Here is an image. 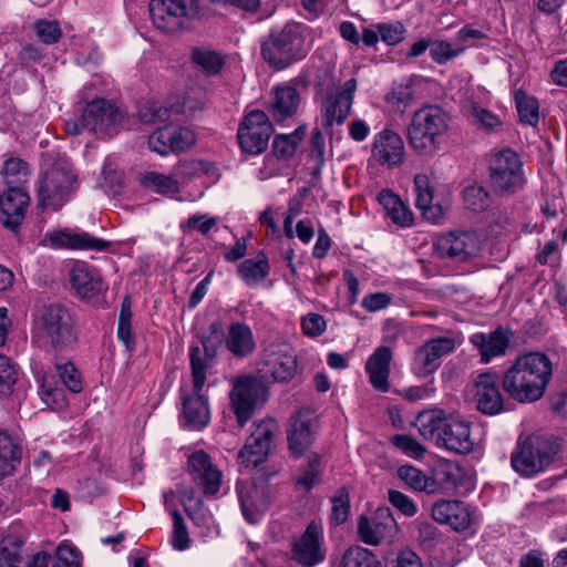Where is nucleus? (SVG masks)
Returning a JSON list of instances; mask_svg holds the SVG:
<instances>
[{
    "label": "nucleus",
    "instance_id": "de8ad7c7",
    "mask_svg": "<svg viewBox=\"0 0 567 567\" xmlns=\"http://www.w3.org/2000/svg\"><path fill=\"white\" fill-rule=\"evenodd\" d=\"M463 202L472 212H483L491 205L489 193L481 185H471L463 190Z\"/></svg>",
    "mask_w": 567,
    "mask_h": 567
},
{
    "label": "nucleus",
    "instance_id": "5701e85b",
    "mask_svg": "<svg viewBox=\"0 0 567 567\" xmlns=\"http://www.w3.org/2000/svg\"><path fill=\"white\" fill-rule=\"evenodd\" d=\"M193 393H182V412L179 422L182 427L189 431H200L205 429L210 421V409L207 398L193 386Z\"/></svg>",
    "mask_w": 567,
    "mask_h": 567
},
{
    "label": "nucleus",
    "instance_id": "6e6552de",
    "mask_svg": "<svg viewBox=\"0 0 567 567\" xmlns=\"http://www.w3.org/2000/svg\"><path fill=\"white\" fill-rule=\"evenodd\" d=\"M37 332L54 349H65L78 339L71 312L60 303L41 309L37 319Z\"/></svg>",
    "mask_w": 567,
    "mask_h": 567
},
{
    "label": "nucleus",
    "instance_id": "4d7b16f0",
    "mask_svg": "<svg viewBox=\"0 0 567 567\" xmlns=\"http://www.w3.org/2000/svg\"><path fill=\"white\" fill-rule=\"evenodd\" d=\"M172 137V152H182L195 144L196 136L188 127L166 126Z\"/></svg>",
    "mask_w": 567,
    "mask_h": 567
},
{
    "label": "nucleus",
    "instance_id": "052dcab7",
    "mask_svg": "<svg viewBox=\"0 0 567 567\" xmlns=\"http://www.w3.org/2000/svg\"><path fill=\"white\" fill-rule=\"evenodd\" d=\"M79 551L69 544H61L56 548L52 567H79Z\"/></svg>",
    "mask_w": 567,
    "mask_h": 567
},
{
    "label": "nucleus",
    "instance_id": "4be33fe9",
    "mask_svg": "<svg viewBox=\"0 0 567 567\" xmlns=\"http://www.w3.org/2000/svg\"><path fill=\"white\" fill-rule=\"evenodd\" d=\"M371 154L382 166L399 167L404 161V142L396 132L384 128L374 135Z\"/></svg>",
    "mask_w": 567,
    "mask_h": 567
},
{
    "label": "nucleus",
    "instance_id": "cd10ccee",
    "mask_svg": "<svg viewBox=\"0 0 567 567\" xmlns=\"http://www.w3.org/2000/svg\"><path fill=\"white\" fill-rule=\"evenodd\" d=\"M300 104V95L291 85H278L272 87L268 111L278 123L296 115Z\"/></svg>",
    "mask_w": 567,
    "mask_h": 567
},
{
    "label": "nucleus",
    "instance_id": "c9c22d12",
    "mask_svg": "<svg viewBox=\"0 0 567 567\" xmlns=\"http://www.w3.org/2000/svg\"><path fill=\"white\" fill-rule=\"evenodd\" d=\"M172 112L193 116L194 107L192 105L187 106V102H185L183 109H169L157 101H148L138 107L137 115L144 123L157 124L168 121Z\"/></svg>",
    "mask_w": 567,
    "mask_h": 567
},
{
    "label": "nucleus",
    "instance_id": "864d4df0",
    "mask_svg": "<svg viewBox=\"0 0 567 567\" xmlns=\"http://www.w3.org/2000/svg\"><path fill=\"white\" fill-rule=\"evenodd\" d=\"M171 515L173 517L172 545L177 550H185L189 547V537L183 516L176 508H173Z\"/></svg>",
    "mask_w": 567,
    "mask_h": 567
},
{
    "label": "nucleus",
    "instance_id": "09e8293b",
    "mask_svg": "<svg viewBox=\"0 0 567 567\" xmlns=\"http://www.w3.org/2000/svg\"><path fill=\"white\" fill-rule=\"evenodd\" d=\"M20 543L16 538L0 542V567H22Z\"/></svg>",
    "mask_w": 567,
    "mask_h": 567
},
{
    "label": "nucleus",
    "instance_id": "c756f323",
    "mask_svg": "<svg viewBox=\"0 0 567 567\" xmlns=\"http://www.w3.org/2000/svg\"><path fill=\"white\" fill-rule=\"evenodd\" d=\"M392 355L391 348L380 346L367 360L365 371L369 375L370 383L380 392L389 391L390 363L392 361Z\"/></svg>",
    "mask_w": 567,
    "mask_h": 567
},
{
    "label": "nucleus",
    "instance_id": "bb28decb",
    "mask_svg": "<svg viewBox=\"0 0 567 567\" xmlns=\"http://www.w3.org/2000/svg\"><path fill=\"white\" fill-rule=\"evenodd\" d=\"M499 378L497 373L488 371L477 375L475 380V399L477 410L484 414L495 415L503 410Z\"/></svg>",
    "mask_w": 567,
    "mask_h": 567
},
{
    "label": "nucleus",
    "instance_id": "6e6d98bb",
    "mask_svg": "<svg viewBox=\"0 0 567 567\" xmlns=\"http://www.w3.org/2000/svg\"><path fill=\"white\" fill-rule=\"evenodd\" d=\"M464 48H453L452 44L444 40L434 41L430 47L431 58L439 64H445L450 60L458 56Z\"/></svg>",
    "mask_w": 567,
    "mask_h": 567
},
{
    "label": "nucleus",
    "instance_id": "774afa93",
    "mask_svg": "<svg viewBox=\"0 0 567 567\" xmlns=\"http://www.w3.org/2000/svg\"><path fill=\"white\" fill-rule=\"evenodd\" d=\"M333 71L334 66L330 63H321L319 66H317L315 86L320 92L328 91L334 84Z\"/></svg>",
    "mask_w": 567,
    "mask_h": 567
},
{
    "label": "nucleus",
    "instance_id": "dca6fc26",
    "mask_svg": "<svg viewBox=\"0 0 567 567\" xmlns=\"http://www.w3.org/2000/svg\"><path fill=\"white\" fill-rule=\"evenodd\" d=\"M460 343V340L449 336L427 340L415 350L412 370L419 377L434 373L441 364L440 359L452 353Z\"/></svg>",
    "mask_w": 567,
    "mask_h": 567
},
{
    "label": "nucleus",
    "instance_id": "7c9ffc66",
    "mask_svg": "<svg viewBox=\"0 0 567 567\" xmlns=\"http://www.w3.org/2000/svg\"><path fill=\"white\" fill-rule=\"evenodd\" d=\"M224 343L235 358H247L256 350V340L251 328L240 321L231 322L228 326Z\"/></svg>",
    "mask_w": 567,
    "mask_h": 567
},
{
    "label": "nucleus",
    "instance_id": "72a5a7b5",
    "mask_svg": "<svg viewBox=\"0 0 567 567\" xmlns=\"http://www.w3.org/2000/svg\"><path fill=\"white\" fill-rule=\"evenodd\" d=\"M70 282L79 296L87 299L105 289L99 271L89 268L85 264H78L71 269Z\"/></svg>",
    "mask_w": 567,
    "mask_h": 567
},
{
    "label": "nucleus",
    "instance_id": "3c124183",
    "mask_svg": "<svg viewBox=\"0 0 567 567\" xmlns=\"http://www.w3.org/2000/svg\"><path fill=\"white\" fill-rule=\"evenodd\" d=\"M390 442L405 455L413 458H421L426 452L421 443L406 434H395L390 439Z\"/></svg>",
    "mask_w": 567,
    "mask_h": 567
},
{
    "label": "nucleus",
    "instance_id": "9b49d317",
    "mask_svg": "<svg viewBox=\"0 0 567 567\" xmlns=\"http://www.w3.org/2000/svg\"><path fill=\"white\" fill-rule=\"evenodd\" d=\"M272 133L274 128L268 115L264 111L254 110L243 118L237 138L245 153L258 155L266 151Z\"/></svg>",
    "mask_w": 567,
    "mask_h": 567
},
{
    "label": "nucleus",
    "instance_id": "8fccbe9b",
    "mask_svg": "<svg viewBox=\"0 0 567 567\" xmlns=\"http://www.w3.org/2000/svg\"><path fill=\"white\" fill-rule=\"evenodd\" d=\"M321 475L320 456L318 454H311L308 456L307 465L301 471L297 483L306 487L307 489L312 488L319 484Z\"/></svg>",
    "mask_w": 567,
    "mask_h": 567
},
{
    "label": "nucleus",
    "instance_id": "680f3d73",
    "mask_svg": "<svg viewBox=\"0 0 567 567\" xmlns=\"http://www.w3.org/2000/svg\"><path fill=\"white\" fill-rule=\"evenodd\" d=\"M172 137L166 127L158 128L148 136V147L159 155H167L172 152Z\"/></svg>",
    "mask_w": 567,
    "mask_h": 567
},
{
    "label": "nucleus",
    "instance_id": "e2e57ef3",
    "mask_svg": "<svg viewBox=\"0 0 567 567\" xmlns=\"http://www.w3.org/2000/svg\"><path fill=\"white\" fill-rule=\"evenodd\" d=\"M16 383V370L9 358L0 354V393L8 394Z\"/></svg>",
    "mask_w": 567,
    "mask_h": 567
},
{
    "label": "nucleus",
    "instance_id": "473e14b6",
    "mask_svg": "<svg viewBox=\"0 0 567 567\" xmlns=\"http://www.w3.org/2000/svg\"><path fill=\"white\" fill-rule=\"evenodd\" d=\"M237 493L245 519L257 524L267 508L264 491L255 484L238 483Z\"/></svg>",
    "mask_w": 567,
    "mask_h": 567
},
{
    "label": "nucleus",
    "instance_id": "a18cd8bd",
    "mask_svg": "<svg viewBox=\"0 0 567 567\" xmlns=\"http://www.w3.org/2000/svg\"><path fill=\"white\" fill-rule=\"evenodd\" d=\"M413 80L406 79L404 82L394 83L391 91L386 94L385 101L399 112H404L414 99Z\"/></svg>",
    "mask_w": 567,
    "mask_h": 567
},
{
    "label": "nucleus",
    "instance_id": "ddd939ff",
    "mask_svg": "<svg viewBox=\"0 0 567 567\" xmlns=\"http://www.w3.org/2000/svg\"><path fill=\"white\" fill-rule=\"evenodd\" d=\"M289 557L301 567H315L326 559L323 530L315 522L308 524L305 532L293 538Z\"/></svg>",
    "mask_w": 567,
    "mask_h": 567
},
{
    "label": "nucleus",
    "instance_id": "4468645a",
    "mask_svg": "<svg viewBox=\"0 0 567 567\" xmlns=\"http://www.w3.org/2000/svg\"><path fill=\"white\" fill-rule=\"evenodd\" d=\"M209 330L210 334L202 340V347L192 346L189 348L192 381L197 390H203L206 382V371L213 365L218 348L224 341L219 323L210 324Z\"/></svg>",
    "mask_w": 567,
    "mask_h": 567
},
{
    "label": "nucleus",
    "instance_id": "603ef678",
    "mask_svg": "<svg viewBox=\"0 0 567 567\" xmlns=\"http://www.w3.org/2000/svg\"><path fill=\"white\" fill-rule=\"evenodd\" d=\"M331 502L330 520L336 525H341L347 520L349 515L350 502L348 492L344 488H340L332 497Z\"/></svg>",
    "mask_w": 567,
    "mask_h": 567
},
{
    "label": "nucleus",
    "instance_id": "6ab92c4d",
    "mask_svg": "<svg viewBox=\"0 0 567 567\" xmlns=\"http://www.w3.org/2000/svg\"><path fill=\"white\" fill-rule=\"evenodd\" d=\"M513 331L503 326H498L489 332H475L470 336L468 341L480 354V362L489 363L493 359L506 354Z\"/></svg>",
    "mask_w": 567,
    "mask_h": 567
},
{
    "label": "nucleus",
    "instance_id": "4c0bfd02",
    "mask_svg": "<svg viewBox=\"0 0 567 567\" xmlns=\"http://www.w3.org/2000/svg\"><path fill=\"white\" fill-rule=\"evenodd\" d=\"M270 271L268 258L259 252L256 258L244 260L238 267V275L247 286H255L265 280Z\"/></svg>",
    "mask_w": 567,
    "mask_h": 567
},
{
    "label": "nucleus",
    "instance_id": "58836bf2",
    "mask_svg": "<svg viewBox=\"0 0 567 567\" xmlns=\"http://www.w3.org/2000/svg\"><path fill=\"white\" fill-rule=\"evenodd\" d=\"M140 183L144 188L161 195H175L179 193L177 179L172 172L169 175L150 171L140 174Z\"/></svg>",
    "mask_w": 567,
    "mask_h": 567
},
{
    "label": "nucleus",
    "instance_id": "49530a36",
    "mask_svg": "<svg viewBox=\"0 0 567 567\" xmlns=\"http://www.w3.org/2000/svg\"><path fill=\"white\" fill-rule=\"evenodd\" d=\"M8 185L21 184L28 181L31 174L29 164L19 157H9L4 161L1 169Z\"/></svg>",
    "mask_w": 567,
    "mask_h": 567
},
{
    "label": "nucleus",
    "instance_id": "f704fd0d",
    "mask_svg": "<svg viewBox=\"0 0 567 567\" xmlns=\"http://www.w3.org/2000/svg\"><path fill=\"white\" fill-rule=\"evenodd\" d=\"M173 173L181 187L202 176H215L216 167L203 159H184L173 166Z\"/></svg>",
    "mask_w": 567,
    "mask_h": 567
},
{
    "label": "nucleus",
    "instance_id": "b1692460",
    "mask_svg": "<svg viewBox=\"0 0 567 567\" xmlns=\"http://www.w3.org/2000/svg\"><path fill=\"white\" fill-rule=\"evenodd\" d=\"M30 203L28 193L10 186L0 195V220L7 229L17 231L22 224Z\"/></svg>",
    "mask_w": 567,
    "mask_h": 567
},
{
    "label": "nucleus",
    "instance_id": "2eb2a0df",
    "mask_svg": "<svg viewBox=\"0 0 567 567\" xmlns=\"http://www.w3.org/2000/svg\"><path fill=\"white\" fill-rule=\"evenodd\" d=\"M277 431L278 424L272 419L256 423L254 431L238 453V462L247 467H256L261 464L270 451Z\"/></svg>",
    "mask_w": 567,
    "mask_h": 567
},
{
    "label": "nucleus",
    "instance_id": "aec40b11",
    "mask_svg": "<svg viewBox=\"0 0 567 567\" xmlns=\"http://www.w3.org/2000/svg\"><path fill=\"white\" fill-rule=\"evenodd\" d=\"M357 90V80L349 79L344 82L341 90L336 94L329 95L322 103L321 116L322 126L328 130L334 123L342 124L349 116L353 96Z\"/></svg>",
    "mask_w": 567,
    "mask_h": 567
},
{
    "label": "nucleus",
    "instance_id": "39448f33",
    "mask_svg": "<svg viewBox=\"0 0 567 567\" xmlns=\"http://www.w3.org/2000/svg\"><path fill=\"white\" fill-rule=\"evenodd\" d=\"M449 115L439 105L430 104L415 111L406 127L409 146L421 156H434L449 132Z\"/></svg>",
    "mask_w": 567,
    "mask_h": 567
},
{
    "label": "nucleus",
    "instance_id": "5fc2aeb1",
    "mask_svg": "<svg viewBox=\"0 0 567 567\" xmlns=\"http://www.w3.org/2000/svg\"><path fill=\"white\" fill-rule=\"evenodd\" d=\"M58 374L63 384L73 393L82 390L81 374L71 362L56 363Z\"/></svg>",
    "mask_w": 567,
    "mask_h": 567
},
{
    "label": "nucleus",
    "instance_id": "c03bdc74",
    "mask_svg": "<svg viewBox=\"0 0 567 567\" xmlns=\"http://www.w3.org/2000/svg\"><path fill=\"white\" fill-rule=\"evenodd\" d=\"M338 567H382V565L369 549L352 546L344 551Z\"/></svg>",
    "mask_w": 567,
    "mask_h": 567
},
{
    "label": "nucleus",
    "instance_id": "7ed1b4c3",
    "mask_svg": "<svg viewBox=\"0 0 567 567\" xmlns=\"http://www.w3.org/2000/svg\"><path fill=\"white\" fill-rule=\"evenodd\" d=\"M415 425L423 439L434 441L437 446L458 454L473 451L470 423L460 415L442 410L424 411L416 416Z\"/></svg>",
    "mask_w": 567,
    "mask_h": 567
},
{
    "label": "nucleus",
    "instance_id": "f8f14e48",
    "mask_svg": "<svg viewBox=\"0 0 567 567\" xmlns=\"http://www.w3.org/2000/svg\"><path fill=\"white\" fill-rule=\"evenodd\" d=\"M123 113L112 102L105 99H95L87 102L82 110L83 125L96 134L114 135L123 123Z\"/></svg>",
    "mask_w": 567,
    "mask_h": 567
},
{
    "label": "nucleus",
    "instance_id": "bf43d9fd",
    "mask_svg": "<svg viewBox=\"0 0 567 567\" xmlns=\"http://www.w3.org/2000/svg\"><path fill=\"white\" fill-rule=\"evenodd\" d=\"M390 504L400 511L403 515L412 517L417 513V505L408 495L400 491L390 489L388 492Z\"/></svg>",
    "mask_w": 567,
    "mask_h": 567
},
{
    "label": "nucleus",
    "instance_id": "393cba45",
    "mask_svg": "<svg viewBox=\"0 0 567 567\" xmlns=\"http://www.w3.org/2000/svg\"><path fill=\"white\" fill-rule=\"evenodd\" d=\"M287 439L290 452L297 457L312 445L315 424L310 412L300 410L290 416Z\"/></svg>",
    "mask_w": 567,
    "mask_h": 567
},
{
    "label": "nucleus",
    "instance_id": "79ce46f5",
    "mask_svg": "<svg viewBox=\"0 0 567 567\" xmlns=\"http://www.w3.org/2000/svg\"><path fill=\"white\" fill-rule=\"evenodd\" d=\"M398 476L413 491L426 493H433L435 491V481L412 465L400 466Z\"/></svg>",
    "mask_w": 567,
    "mask_h": 567
},
{
    "label": "nucleus",
    "instance_id": "0eeeda50",
    "mask_svg": "<svg viewBox=\"0 0 567 567\" xmlns=\"http://www.w3.org/2000/svg\"><path fill=\"white\" fill-rule=\"evenodd\" d=\"M308 50L298 24L274 30L261 42L262 59L276 70H284L302 60Z\"/></svg>",
    "mask_w": 567,
    "mask_h": 567
},
{
    "label": "nucleus",
    "instance_id": "a878e982",
    "mask_svg": "<svg viewBox=\"0 0 567 567\" xmlns=\"http://www.w3.org/2000/svg\"><path fill=\"white\" fill-rule=\"evenodd\" d=\"M473 515L471 506L461 501L440 499L432 506L433 519L457 532L470 527Z\"/></svg>",
    "mask_w": 567,
    "mask_h": 567
},
{
    "label": "nucleus",
    "instance_id": "423d86ee",
    "mask_svg": "<svg viewBox=\"0 0 567 567\" xmlns=\"http://www.w3.org/2000/svg\"><path fill=\"white\" fill-rule=\"evenodd\" d=\"M563 453L564 446L560 439L548 435H529L518 440L511 456V464L520 476L532 477L561 461Z\"/></svg>",
    "mask_w": 567,
    "mask_h": 567
},
{
    "label": "nucleus",
    "instance_id": "f3484780",
    "mask_svg": "<svg viewBox=\"0 0 567 567\" xmlns=\"http://www.w3.org/2000/svg\"><path fill=\"white\" fill-rule=\"evenodd\" d=\"M187 470L193 482L205 495L213 496L218 493L223 476L208 453L196 450L188 454Z\"/></svg>",
    "mask_w": 567,
    "mask_h": 567
},
{
    "label": "nucleus",
    "instance_id": "9d476101",
    "mask_svg": "<svg viewBox=\"0 0 567 567\" xmlns=\"http://www.w3.org/2000/svg\"><path fill=\"white\" fill-rule=\"evenodd\" d=\"M148 10L156 29L175 33L197 16L198 6L196 0H150Z\"/></svg>",
    "mask_w": 567,
    "mask_h": 567
},
{
    "label": "nucleus",
    "instance_id": "13d9d810",
    "mask_svg": "<svg viewBox=\"0 0 567 567\" xmlns=\"http://www.w3.org/2000/svg\"><path fill=\"white\" fill-rule=\"evenodd\" d=\"M39 40L45 44H53L62 35L61 28L56 21L40 20L34 25Z\"/></svg>",
    "mask_w": 567,
    "mask_h": 567
},
{
    "label": "nucleus",
    "instance_id": "a211bd4d",
    "mask_svg": "<svg viewBox=\"0 0 567 567\" xmlns=\"http://www.w3.org/2000/svg\"><path fill=\"white\" fill-rule=\"evenodd\" d=\"M396 532L398 524L388 508L379 509L371 518L360 516L358 519V535L364 544L370 546L391 540Z\"/></svg>",
    "mask_w": 567,
    "mask_h": 567
},
{
    "label": "nucleus",
    "instance_id": "0e129e2a",
    "mask_svg": "<svg viewBox=\"0 0 567 567\" xmlns=\"http://www.w3.org/2000/svg\"><path fill=\"white\" fill-rule=\"evenodd\" d=\"M42 401L52 409H62L65 406V398L63 391L52 386L49 382H44L41 386Z\"/></svg>",
    "mask_w": 567,
    "mask_h": 567
},
{
    "label": "nucleus",
    "instance_id": "2f4dec72",
    "mask_svg": "<svg viewBox=\"0 0 567 567\" xmlns=\"http://www.w3.org/2000/svg\"><path fill=\"white\" fill-rule=\"evenodd\" d=\"M414 192L415 206L422 212L423 217L432 223H439L444 216V209L441 204L433 203L434 189L427 175H415Z\"/></svg>",
    "mask_w": 567,
    "mask_h": 567
},
{
    "label": "nucleus",
    "instance_id": "c85d7f7f",
    "mask_svg": "<svg viewBox=\"0 0 567 567\" xmlns=\"http://www.w3.org/2000/svg\"><path fill=\"white\" fill-rule=\"evenodd\" d=\"M48 238L54 247L59 248L105 251L110 247L109 241L85 231L76 233L64 229L48 234Z\"/></svg>",
    "mask_w": 567,
    "mask_h": 567
},
{
    "label": "nucleus",
    "instance_id": "69168bd1",
    "mask_svg": "<svg viewBox=\"0 0 567 567\" xmlns=\"http://www.w3.org/2000/svg\"><path fill=\"white\" fill-rule=\"evenodd\" d=\"M302 331L308 337H319L327 328L326 320L318 313H309L302 318L301 321Z\"/></svg>",
    "mask_w": 567,
    "mask_h": 567
},
{
    "label": "nucleus",
    "instance_id": "1a4fd4ad",
    "mask_svg": "<svg viewBox=\"0 0 567 567\" xmlns=\"http://www.w3.org/2000/svg\"><path fill=\"white\" fill-rule=\"evenodd\" d=\"M489 184L502 196L514 195L526 184L519 155L511 148L494 153L488 164Z\"/></svg>",
    "mask_w": 567,
    "mask_h": 567
},
{
    "label": "nucleus",
    "instance_id": "f03ea898",
    "mask_svg": "<svg viewBox=\"0 0 567 567\" xmlns=\"http://www.w3.org/2000/svg\"><path fill=\"white\" fill-rule=\"evenodd\" d=\"M554 374L550 358L540 351H529L516 357L502 378L504 391L518 403L540 400Z\"/></svg>",
    "mask_w": 567,
    "mask_h": 567
},
{
    "label": "nucleus",
    "instance_id": "a19ab883",
    "mask_svg": "<svg viewBox=\"0 0 567 567\" xmlns=\"http://www.w3.org/2000/svg\"><path fill=\"white\" fill-rule=\"evenodd\" d=\"M190 58L193 63L208 76L218 74L224 66L223 56L208 48H194Z\"/></svg>",
    "mask_w": 567,
    "mask_h": 567
},
{
    "label": "nucleus",
    "instance_id": "f257e3e1",
    "mask_svg": "<svg viewBox=\"0 0 567 567\" xmlns=\"http://www.w3.org/2000/svg\"><path fill=\"white\" fill-rule=\"evenodd\" d=\"M297 373V355L288 344H271L265 349L257 377H241L229 394L230 406L237 422L244 426L252 416L256 405L265 402L269 383H285Z\"/></svg>",
    "mask_w": 567,
    "mask_h": 567
},
{
    "label": "nucleus",
    "instance_id": "ea45409f",
    "mask_svg": "<svg viewBox=\"0 0 567 567\" xmlns=\"http://www.w3.org/2000/svg\"><path fill=\"white\" fill-rule=\"evenodd\" d=\"M306 134V126L297 127L290 134H279L274 138L272 152L277 158H291Z\"/></svg>",
    "mask_w": 567,
    "mask_h": 567
},
{
    "label": "nucleus",
    "instance_id": "20e7f679",
    "mask_svg": "<svg viewBox=\"0 0 567 567\" xmlns=\"http://www.w3.org/2000/svg\"><path fill=\"white\" fill-rule=\"evenodd\" d=\"M78 176L65 156L45 157L37 181L38 205L60 209L78 189Z\"/></svg>",
    "mask_w": 567,
    "mask_h": 567
},
{
    "label": "nucleus",
    "instance_id": "412c9836",
    "mask_svg": "<svg viewBox=\"0 0 567 567\" xmlns=\"http://www.w3.org/2000/svg\"><path fill=\"white\" fill-rule=\"evenodd\" d=\"M480 248L477 236L472 231H451L435 241V250L441 258L464 261Z\"/></svg>",
    "mask_w": 567,
    "mask_h": 567
},
{
    "label": "nucleus",
    "instance_id": "338daca9",
    "mask_svg": "<svg viewBox=\"0 0 567 567\" xmlns=\"http://www.w3.org/2000/svg\"><path fill=\"white\" fill-rule=\"evenodd\" d=\"M377 29L380 33V39L386 44L394 45L403 39L404 28L401 23H379Z\"/></svg>",
    "mask_w": 567,
    "mask_h": 567
},
{
    "label": "nucleus",
    "instance_id": "e433bc0d",
    "mask_svg": "<svg viewBox=\"0 0 567 567\" xmlns=\"http://www.w3.org/2000/svg\"><path fill=\"white\" fill-rule=\"evenodd\" d=\"M21 456V446L6 431H0V478L14 472Z\"/></svg>",
    "mask_w": 567,
    "mask_h": 567
},
{
    "label": "nucleus",
    "instance_id": "37998d69",
    "mask_svg": "<svg viewBox=\"0 0 567 567\" xmlns=\"http://www.w3.org/2000/svg\"><path fill=\"white\" fill-rule=\"evenodd\" d=\"M514 99L519 121L535 127L539 121L538 101L523 91H516Z\"/></svg>",
    "mask_w": 567,
    "mask_h": 567
}]
</instances>
